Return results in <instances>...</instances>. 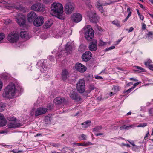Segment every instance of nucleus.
<instances>
[{
  "instance_id": "a18cd8bd",
  "label": "nucleus",
  "mask_w": 153,
  "mask_h": 153,
  "mask_svg": "<svg viewBox=\"0 0 153 153\" xmlns=\"http://www.w3.org/2000/svg\"><path fill=\"white\" fill-rule=\"evenodd\" d=\"M115 48V47L114 46H111L108 48H106L105 50V51H108L114 49Z\"/></svg>"
},
{
  "instance_id": "79ce46f5",
  "label": "nucleus",
  "mask_w": 153,
  "mask_h": 153,
  "mask_svg": "<svg viewBox=\"0 0 153 153\" xmlns=\"http://www.w3.org/2000/svg\"><path fill=\"white\" fill-rule=\"evenodd\" d=\"M141 83V82L140 81L138 82L135 83L133 85V87L132 88H131V89L130 90H133V89H134V88L137 85L139 84H140Z\"/></svg>"
},
{
  "instance_id": "37998d69",
  "label": "nucleus",
  "mask_w": 153,
  "mask_h": 153,
  "mask_svg": "<svg viewBox=\"0 0 153 153\" xmlns=\"http://www.w3.org/2000/svg\"><path fill=\"white\" fill-rule=\"evenodd\" d=\"M5 37L4 33L0 32V41L2 40Z\"/></svg>"
},
{
  "instance_id": "e2e57ef3",
  "label": "nucleus",
  "mask_w": 153,
  "mask_h": 153,
  "mask_svg": "<svg viewBox=\"0 0 153 153\" xmlns=\"http://www.w3.org/2000/svg\"><path fill=\"white\" fill-rule=\"evenodd\" d=\"M133 84V83L132 82H129L125 86L126 87H128L129 86Z\"/></svg>"
},
{
  "instance_id": "4468645a",
  "label": "nucleus",
  "mask_w": 153,
  "mask_h": 153,
  "mask_svg": "<svg viewBox=\"0 0 153 153\" xmlns=\"http://www.w3.org/2000/svg\"><path fill=\"white\" fill-rule=\"evenodd\" d=\"M31 9L35 11H40L43 10L42 5L40 3H38L33 4L31 7Z\"/></svg>"
},
{
  "instance_id": "7c9ffc66",
  "label": "nucleus",
  "mask_w": 153,
  "mask_h": 153,
  "mask_svg": "<svg viewBox=\"0 0 153 153\" xmlns=\"http://www.w3.org/2000/svg\"><path fill=\"white\" fill-rule=\"evenodd\" d=\"M112 23L113 24L115 25L116 26L118 27H120L119 21L117 20H115L112 21Z\"/></svg>"
},
{
  "instance_id": "5fc2aeb1",
  "label": "nucleus",
  "mask_w": 153,
  "mask_h": 153,
  "mask_svg": "<svg viewBox=\"0 0 153 153\" xmlns=\"http://www.w3.org/2000/svg\"><path fill=\"white\" fill-rule=\"evenodd\" d=\"M126 31H128V32L129 33L132 32L134 30V28L132 27H130L129 30L126 29Z\"/></svg>"
},
{
  "instance_id": "c85d7f7f",
  "label": "nucleus",
  "mask_w": 153,
  "mask_h": 153,
  "mask_svg": "<svg viewBox=\"0 0 153 153\" xmlns=\"http://www.w3.org/2000/svg\"><path fill=\"white\" fill-rule=\"evenodd\" d=\"M107 44V42L103 41L102 39H100L98 42V45L100 46H104Z\"/></svg>"
},
{
  "instance_id": "39448f33",
  "label": "nucleus",
  "mask_w": 153,
  "mask_h": 153,
  "mask_svg": "<svg viewBox=\"0 0 153 153\" xmlns=\"http://www.w3.org/2000/svg\"><path fill=\"white\" fill-rule=\"evenodd\" d=\"M19 36L16 32H13L9 33L7 37L8 41L11 43H16L19 41Z\"/></svg>"
},
{
  "instance_id": "9d476101",
  "label": "nucleus",
  "mask_w": 153,
  "mask_h": 153,
  "mask_svg": "<svg viewBox=\"0 0 153 153\" xmlns=\"http://www.w3.org/2000/svg\"><path fill=\"white\" fill-rule=\"evenodd\" d=\"M69 91H71L70 94V97L72 99L76 101H79L81 99L80 97L78 96L76 92V90L73 89L71 88H69L68 89V92Z\"/></svg>"
},
{
  "instance_id": "e433bc0d",
  "label": "nucleus",
  "mask_w": 153,
  "mask_h": 153,
  "mask_svg": "<svg viewBox=\"0 0 153 153\" xmlns=\"http://www.w3.org/2000/svg\"><path fill=\"white\" fill-rule=\"evenodd\" d=\"M117 2V1H109L108 3H103V4H102V5H103V6L108 5H110V4H111L112 3H114L115 2Z\"/></svg>"
},
{
  "instance_id": "4d7b16f0",
  "label": "nucleus",
  "mask_w": 153,
  "mask_h": 153,
  "mask_svg": "<svg viewBox=\"0 0 153 153\" xmlns=\"http://www.w3.org/2000/svg\"><path fill=\"white\" fill-rule=\"evenodd\" d=\"M95 78L97 79H103L102 76H95Z\"/></svg>"
},
{
  "instance_id": "423d86ee",
  "label": "nucleus",
  "mask_w": 153,
  "mask_h": 153,
  "mask_svg": "<svg viewBox=\"0 0 153 153\" xmlns=\"http://www.w3.org/2000/svg\"><path fill=\"white\" fill-rule=\"evenodd\" d=\"M72 31L69 29H67L66 27L62 29V31L59 32L58 34L55 36L56 38H59V37L62 36L68 37L71 34Z\"/></svg>"
},
{
  "instance_id": "473e14b6",
  "label": "nucleus",
  "mask_w": 153,
  "mask_h": 153,
  "mask_svg": "<svg viewBox=\"0 0 153 153\" xmlns=\"http://www.w3.org/2000/svg\"><path fill=\"white\" fill-rule=\"evenodd\" d=\"M135 67L138 70V71L139 72H143L145 71V70L140 67L135 66Z\"/></svg>"
},
{
  "instance_id": "b1692460",
  "label": "nucleus",
  "mask_w": 153,
  "mask_h": 153,
  "mask_svg": "<svg viewBox=\"0 0 153 153\" xmlns=\"http://www.w3.org/2000/svg\"><path fill=\"white\" fill-rule=\"evenodd\" d=\"M65 99L63 97H57L54 100V102L56 104H60L64 102Z\"/></svg>"
},
{
  "instance_id": "680f3d73",
  "label": "nucleus",
  "mask_w": 153,
  "mask_h": 153,
  "mask_svg": "<svg viewBox=\"0 0 153 153\" xmlns=\"http://www.w3.org/2000/svg\"><path fill=\"white\" fill-rule=\"evenodd\" d=\"M48 58L51 61H52L53 60V58L51 56H49L48 57Z\"/></svg>"
},
{
  "instance_id": "0eeeda50",
  "label": "nucleus",
  "mask_w": 153,
  "mask_h": 153,
  "mask_svg": "<svg viewBox=\"0 0 153 153\" xmlns=\"http://www.w3.org/2000/svg\"><path fill=\"white\" fill-rule=\"evenodd\" d=\"M75 7V5L73 3L68 2L64 6V11L66 14H71L74 10Z\"/></svg>"
},
{
  "instance_id": "72a5a7b5",
  "label": "nucleus",
  "mask_w": 153,
  "mask_h": 153,
  "mask_svg": "<svg viewBox=\"0 0 153 153\" xmlns=\"http://www.w3.org/2000/svg\"><path fill=\"white\" fill-rule=\"evenodd\" d=\"M95 88H96L94 85L92 84L90 85L89 86V92H90L92 90H94Z\"/></svg>"
},
{
  "instance_id": "bb28decb",
  "label": "nucleus",
  "mask_w": 153,
  "mask_h": 153,
  "mask_svg": "<svg viewBox=\"0 0 153 153\" xmlns=\"http://www.w3.org/2000/svg\"><path fill=\"white\" fill-rule=\"evenodd\" d=\"M53 24V21L52 20H48L45 22L44 26L46 28L50 27Z\"/></svg>"
},
{
  "instance_id": "cd10ccee",
  "label": "nucleus",
  "mask_w": 153,
  "mask_h": 153,
  "mask_svg": "<svg viewBox=\"0 0 153 153\" xmlns=\"http://www.w3.org/2000/svg\"><path fill=\"white\" fill-rule=\"evenodd\" d=\"M135 126L134 125H131L128 126H126V125H124L123 126L120 127V129L121 130L122 129H128L130 128L134 127H135Z\"/></svg>"
},
{
  "instance_id": "412c9836",
  "label": "nucleus",
  "mask_w": 153,
  "mask_h": 153,
  "mask_svg": "<svg viewBox=\"0 0 153 153\" xmlns=\"http://www.w3.org/2000/svg\"><path fill=\"white\" fill-rule=\"evenodd\" d=\"M21 37L25 40H27L30 37L29 33L25 31H22L20 33Z\"/></svg>"
},
{
  "instance_id": "aec40b11",
  "label": "nucleus",
  "mask_w": 153,
  "mask_h": 153,
  "mask_svg": "<svg viewBox=\"0 0 153 153\" xmlns=\"http://www.w3.org/2000/svg\"><path fill=\"white\" fill-rule=\"evenodd\" d=\"M69 73L68 71L66 69H63L62 72L61 78L64 81L66 80L69 76Z\"/></svg>"
},
{
  "instance_id": "864d4df0",
  "label": "nucleus",
  "mask_w": 153,
  "mask_h": 153,
  "mask_svg": "<svg viewBox=\"0 0 153 153\" xmlns=\"http://www.w3.org/2000/svg\"><path fill=\"white\" fill-rule=\"evenodd\" d=\"M147 63L148 65H152L151 64L152 63V61L150 59H149L147 62H145V65H146V63Z\"/></svg>"
},
{
  "instance_id": "69168bd1",
  "label": "nucleus",
  "mask_w": 153,
  "mask_h": 153,
  "mask_svg": "<svg viewBox=\"0 0 153 153\" xmlns=\"http://www.w3.org/2000/svg\"><path fill=\"white\" fill-rule=\"evenodd\" d=\"M40 37L42 39H45L46 38L45 35H43L41 36Z\"/></svg>"
},
{
  "instance_id": "20e7f679",
  "label": "nucleus",
  "mask_w": 153,
  "mask_h": 153,
  "mask_svg": "<svg viewBox=\"0 0 153 153\" xmlns=\"http://www.w3.org/2000/svg\"><path fill=\"white\" fill-rule=\"evenodd\" d=\"M85 37L88 41H91L94 36V31L91 26L88 25L85 27Z\"/></svg>"
},
{
  "instance_id": "6e6d98bb",
  "label": "nucleus",
  "mask_w": 153,
  "mask_h": 153,
  "mask_svg": "<svg viewBox=\"0 0 153 153\" xmlns=\"http://www.w3.org/2000/svg\"><path fill=\"white\" fill-rule=\"evenodd\" d=\"M120 146H125L128 147H130V145L128 144H126L123 143H122L120 145Z\"/></svg>"
},
{
  "instance_id": "338daca9",
  "label": "nucleus",
  "mask_w": 153,
  "mask_h": 153,
  "mask_svg": "<svg viewBox=\"0 0 153 153\" xmlns=\"http://www.w3.org/2000/svg\"><path fill=\"white\" fill-rule=\"evenodd\" d=\"M45 120V121H48V120H49V122L51 121L50 118L48 117H46Z\"/></svg>"
},
{
  "instance_id": "dca6fc26",
  "label": "nucleus",
  "mask_w": 153,
  "mask_h": 153,
  "mask_svg": "<svg viewBox=\"0 0 153 153\" xmlns=\"http://www.w3.org/2000/svg\"><path fill=\"white\" fill-rule=\"evenodd\" d=\"M22 126L21 123H17L16 121L10 122L7 124L8 128H16Z\"/></svg>"
},
{
  "instance_id": "4be33fe9",
  "label": "nucleus",
  "mask_w": 153,
  "mask_h": 153,
  "mask_svg": "<svg viewBox=\"0 0 153 153\" xmlns=\"http://www.w3.org/2000/svg\"><path fill=\"white\" fill-rule=\"evenodd\" d=\"M7 124V121L3 115L0 113V126H4Z\"/></svg>"
},
{
  "instance_id": "774afa93",
  "label": "nucleus",
  "mask_w": 153,
  "mask_h": 153,
  "mask_svg": "<svg viewBox=\"0 0 153 153\" xmlns=\"http://www.w3.org/2000/svg\"><path fill=\"white\" fill-rule=\"evenodd\" d=\"M130 80H133L134 81H138L137 79L134 78H131L129 79Z\"/></svg>"
},
{
  "instance_id": "de8ad7c7",
  "label": "nucleus",
  "mask_w": 153,
  "mask_h": 153,
  "mask_svg": "<svg viewBox=\"0 0 153 153\" xmlns=\"http://www.w3.org/2000/svg\"><path fill=\"white\" fill-rule=\"evenodd\" d=\"M36 110L34 108L32 109L30 111V114L31 116H33L34 114L35 115V113Z\"/></svg>"
},
{
  "instance_id": "c9c22d12",
  "label": "nucleus",
  "mask_w": 153,
  "mask_h": 153,
  "mask_svg": "<svg viewBox=\"0 0 153 153\" xmlns=\"http://www.w3.org/2000/svg\"><path fill=\"white\" fill-rule=\"evenodd\" d=\"M66 50L68 54H69L71 50V46H69L66 48Z\"/></svg>"
},
{
  "instance_id": "2eb2a0df",
  "label": "nucleus",
  "mask_w": 153,
  "mask_h": 153,
  "mask_svg": "<svg viewBox=\"0 0 153 153\" xmlns=\"http://www.w3.org/2000/svg\"><path fill=\"white\" fill-rule=\"evenodd\" d=\"M47 109L45 108L40 107L35 111V115L36 116L45 114L47 111Z\"/></svg>"
},
{
  "instance_id": "c756f323",
  "label": "nucleus",
  "mask_w": 153,
  "mask_h": 153,
  "mask_svg": "<svg viewBox=\"0 0 153 153\" xmlns=\"http://www.w3.org/2000/svg\"><path fill=\"white\" fill-rule=\"evenodd\" d=\"M5 108V104L2 103L0 102V112H2L4 111Z\"/></svg>"
},
{
  "instance_id": "c03bdc74",
  "label": "nucleus",
  "mask_w": 153,
  "mask_h": 153,
  "mask_svg": "<svg viewBox=\"0 0 153 153\" xmlns=\"http://www.w3.org/2000/svg\"><path fill=\"white\" fill-rule=\"evenodd\" d=\"M102 4L103 3H101V2L100 0H97L96 3V7H98V6H100L102 5Z\"/></svg>"
},
{
  "instance_id": "8fccbe9b",
  "label": "nucleus",
  "mask_w": 153,
  "mask_h": 153,
  "mask_svg": "<svg viewBox=\"0 0 153 153\" xmlns=\"http://www.w3.org/2000/svg\"><path fill=\"white\" fill-rule=\"evenodd\" d=\"M76 144L78 146H86L87 145V144H85V143H76Z\"/></svg>"
},
{
  "instance_id": "ddd939ff",
  "label": "nucleus",
  "mask_w": 153,
  "mask_h": 153,
  "mask_svg": "<svg viewBox=\"0 0 153 153\" xmlns=\"http://www.w3.org/2000/svg\"><path fill=\"white\" fill-rule=\"evenodd\" d=\"M75 68L77 70L81 73L85 72L87 69L83 65L79 63L76 64Z\"/></svg>"
},
{
  "instance_id": "09e8293b",
  "label": "nucleus",
  "mask_w": 153,
  "mask_h": 153,
  "mask_svg": "<svg viewBox=\"0 0 153 153\" xmlns=\"http://www.w3.org/2000/svg\"><path fill=\"white\" fill-rule=\"evenodd\" d=\"M81 137L82 138L81 140H86L87 136H86L83 134H82L81 135Z\"/></svg>"
},
{
  "instance_id": "2f4dec72",
  "label": "nucleus",
  "mask_w": 153,
  "mask_h": 153,
  "mask_svg": "<svg viewBox=\"0 0 153 153\" xmlns=\"http://www.w3.org/2000/svg\"><path fill=\"white\" fill-rule=\"evenodd\" d=\"M147 36V38L149 39L153 38V32H149Z\"/></svg>"
},
{
  "instance_id": "a211bd4d",
  "label": "nucleus",
  "mask_w": 153,
  "mask_h": 153,
  "mask_svg": "<svg viewBox=\"0 0 153 153\" xmlns=\"http://www.w3.org/2000/svg\"><path fill=\"white\" fill-rule=\"evenodd\" d=\"M97 40L94 39L89 46V50L91 51H94L96 50L97 48Z\"/></svg>"
},
{
  "instance_id": "58836bf2",
  "label": "nucleus",
  "mask_w": 153,
  "mask_h": 153,
  "mask_svg": "<svg viewBox=\"0 0 153 153\" xmlns=\"http://www.w3.org/2000/svg\"><path fill=\"white\" fill-rule=\"evenodd\" d=\"M102 128L101 126H99L94 128L93 129V131H98L100 130Z\"/></svg>"
},
{
  "instance_id": "f03ea898",
  "label": "nucleus",
  "mask_w": 153,
  "mask_h": 153,
  "mask_svg": "<svg viewBox=\"0 0 153 153\" xmlns=\"http://www.w3.org/2000/svg\"><path fill=\"white\" fill-rule=\"evenodd\" d=\"M22 91V88L19 86H16L13 83H10L6 87L3 92V97L7 98H11L18 91Z\"/></svg>"
},
{
  "instance_id": "6ab92c4d",
  "label": "nucleus",
  "mask_w": 153,
  "mask_h": 153,
  "mask_svg": "<svg viewBox=\"0 0 153 153\" xmlns=\"http://www.w3.org/2000/svg\"><path fill=\"white\" fill-rule=\"evenodd\" d=\"M36 13L32 11L28 13L27 16V20L30 22H32L36 17Z\"/></svg>"
},
{
  "instance_id": "13d9d810",
  "label": "nucleus",
  "mask_w": 153,
  "mask_h": 153,
  "mask_svg": "<svg viewBox=\"0 0 153 153\" xmlns=\"http://www.w3.org/2000/svg\"><path fill=\"white\" fill-rule=\"evenodd\" d=\"M3 87V83L2 81L0 80V91H1Z\"/></svg>"
},
{
  "instance_id": "f8f14e48",
  "label": "nucleus",
  "mask_w": 153,
  "mask_h": 153,
  "mask_svg": "<svg viewBox=\"0 0 153 153\" xmlns=\"http://www.w3.org/2000/svg\"><path fill=\"white\" fill-rule=\"evenodd\" d=\"M44 20L42 16H40L36 18L33 21V24L36 27L41 26L43 24Z\"/></svg>"
},
{
  "instance_id": "ea45409f",
  "label": "nucleus",
  "mask_w": 153,
  "mask_h": 153,
  "mask_svg": "<svg viewBox=\"0 0 153 153\" xmlns=\"http://www.w3.org/2000/svg\"><path fill=\"white\" fill-rule=\"evenodd\" d=\"M86 4L87 6H88L90 5H91L90 4V0H82Z\"/></svg>"
},
{
  "instance_id": "f257e3e1",
  "label": "nucleus",
  "mask_w": 153,
  "mask_h": 153,
  "mask_svg": "<svg viewBox=\"0 0 153 153\" xmlns=\"http://www.w3.org/2000/svg\"><path fill=\"white\" fill-rule=\"evenodd\" d=\"M50 13L52 16H56L61 19H65V15L63 13V7L59 3H53L51 6Z\"/></svg>"
},
{
  "instance_id": "7ed1b4c3",
  "label": "nucleus",
  "mask_w": 153,
  "mask_h": 153,
  "mask_svg": "<svg viewBox=\"0 0 153 153\" xmlns=\"http://www.w3.org/2000/svg\"><path fill=\"white\" fill-rule=\"evenodd\" d=\"M89 10L86 12V15L88 17L90 21L96 23L97 19L95 11L91 5L88 6Z\"/></svg>"
},
{
  "instance_id": "052dcab7",
  "label": "nucleus",
  "mask_w": 153,
  "mask_h": 153,
  "mask_svg": "<svg viewBox=\"0 0 153 153\" xmlns=\"http://www.w3.org/2000/svg\"><path fill=\"white\" fill-rule=\"evenodd\" d=\"M138 16L139 17L140 19L142 20L143 21L144 19V17L143 16L140 14V15H138Z\"/></svg>"
},
{
  "instance_id": "f704fd0d",
  "label": "nucleus",
  "mask_w": 153,
  "mask_h": 153,
  "mask_svg": "<svg viewBox=\"0 0 153 153\" xmlns=\"http://www.w3.org/2000/svg\"><path fill=\"white\" fill-rule=\"evenodd\" d=\"M102 6H98V7H96L98 9L99 11L101 13H102L104 12V10L103 8L102 7Z\"/></svg>"
},
{
  "instance_id": "9b49d317",
  "label": "nucleus",
  "mask_w": 153,
  "mask_h": 153,
  "mask_svg": "<svg viewBox=\"0 0 153 153\" xmlns=\"http://www.w3.org/2000/svg\"><path fill=\"white\" fill-rule=\"evenodd\" d=\"M71 19L74 22L77 23L82 20V16L80 13H76L72 15Z\"/></svg>"
},
{
  "instance_id": "a878e982",
  "label": "nucleus",
  "mask_w": 153,
  "mask_h": 153,
  "mask_svg": "<svg viewBox=\"0 0 153 153\" xmlns=\"http://www.w3.org/2000/svg\"><path fill=\"white\" fill-rule=\"evenodd\" d=\"M81 124L82 126V128L84 129L85 128L91 126V121L90 120H87L82 123Z\"/></svg>"
},
{
  "instance_id": "5701e85b",
  "label": "nucleus",
  "mask_w": 153,
  "mask_h": 153,
  "mask_svg": "<svg viewBox=\"0 0 153 153\" xmlns=\"http://www.w3.org/2000/svg\"><path fill=\"white\" fill-rule=\"evenodd\" d=\"M43 63V61H40L38 62L37 65L39 66V68L40 69L41 71L42 72H44L46 71V68L44 65V64Z\"/></svg>"
},
{
  "instance_id": "393cba45",
  "label": "nucleus",
  "mask_w": 153,
  "mask_h": 153,
  "mask_svg": "<svg viewBox=\"0 0 153 153\" xmlns=\"http://www.w3.org/2000/svg\"><path fill=\"white\" fill-rule=\"evenodd\" d=\"M127 11L128 13L125 19L123 20V22H125L131 16L132 14V10L129 7H128L127 8Z\"/></svg>"
},
{
  "instance_id": "0e129e2a",
  "label": "nucleus",
  "mask_w": 153,
  "mask_h": 153,
  "mask_svg": "<svg viewBox=\"0 0 153 153\" xmlns=\"http://www.w3.org/2000/svg\"><path fill=\"white\" fill-rule=\"evenodd\" d=\"M130 143L131 144L133 147H135L136 148H137L138 147L134 143L133 141L130 142Z\"/></svg>"
},
{
  "instance_id": "bf43d9fd",
  "label": "nucleus",
  "mask_w": 153,
  "mask_h": 153,
  "mask_svg": "<svg viewBox=\"0 0 153 153\" xmlns=\"http://www.w3.org/2000/svg\"><path fill=\"white\" fill-rule=\"evenodd\" d=\"M122 38H121V39H119L118 40H117L116 42V45H117L119 44V43L120 42V41L122 40Z\"/></svg>"
},
{
  "instance_id": "f3484780",
  "label": "nucleus",
  "mask_w": 153,
  "mask_h": 153,
  "mask_svg": "<svg viewBox=\"0 0 153 153\" xmlns=\"http://www.w3.org/2000/svg\"><path fill=\"white\" fill-rule=\"evenodd\" d=\"M91 53L89 51H87L83 54L82 58L83 60L87 62L89 60L91 57Z\"/></svg>"
},
{
  "instance_id": "3c124183",
  "label": "nucleus",
  "mask_w": 153,
  "mask_h": 153,
  "mask_svg": "<svg viewBox=\"0 0 153 153\" xmlns=\"http://www.w3.org/2000/svg\"><path fill=\"white\" fill-rule=\"evenodd\" d=\"M142 30H145L146 28V25L145 24L143 23L142 24Z\"/></svg>"
},
{
  "instance_id": "1a4fd4ad",
  "label": "nucleus",
  "mask_w": 153,
  "mask_h": 153,
  "mask_svg": "<svg viewBox=\"0 0 153 153\" xmlns=\"http://www.w3.org/2000/svg\"><path fill=\"white\" fill-rule=\"evenodd\" d=\"M16 21L17 23L21 26L24 25L25 23V17L21 13H19L17 16H16Z\"/></svg>"
},
{
  "instance_id": "49530a36",
  "label": "nucleus",
  "mask_w": 153,
  "mask_h": 153,
  "mask_svg": "<svg viewBox=\"0 0 153 153\" xmlns=\"http://www.w3.org/2000/svg\"><path fill=\"white\" fill-rule=\"evenodd\" d=\"M147 125V123H141L140 124L137 126L138 127H144L145 126H146Z\"/></svg>"
},
{
  "instance_id": "a19ab883",
  "label": "nucleus",
  "mask_w": 153,
  "mask_h": 153,
  "mask_svg": "<svg viewBox=\"0 0 153 153\" xmlns=\"http://www.w3.org/2000/svg\"><path fill=\"white\" fill-rule=\"evenodd\" d=\"M146 66L148 67L149 68L152 70H153V65H148L147 63H146Z\"/></svg>"
},
{
  "instance_id": "4c0bfd02",
  "label": "nucleus",
  "mask_w": 153,
  "mask_h": 153,
  "mask_svg": "<svg viewBox=\"0 0 153 153\" xmlns=\"http://www.w3.org/2000/svg\"><path fill=\"white\" fill-rule=\"evenodd\" d=\"M7 119L10 122L15 121L16 119L13 117H9L7 118Z\"/></svg>"
},
{
  "instance_id": "603ef678",
  "label": "nucleus",
  "mask_w": 153,
  "mask_h": 153,
  "mask_svg": "<svg viewBox=\"0 0 153 153\" xmlns=\"http://www.w3.org/2000/svg\"><path fill=\"white\" fill-rule=\"evenodd\" d=\"M11 22V21L9 19H7L4 21V22L5 24H7Z\"/></svg>"
},
{
  "instance_id": "6e6552de",
  "label": "nucleus",
  "mask_w": 153,
  "mask_h": 153,
  "mask_svg": "<svg viewBox=\"0 0 153 153\" xmlns=\"http://www.w3.org/2000/svg\"><path fill=\"white\" fill-rule=\"evenodd\" d=\"M76 88L77 91L80 93H83L85 91V82L84 80H79L76 84Z\"/></svg>"
}]
</instances>
